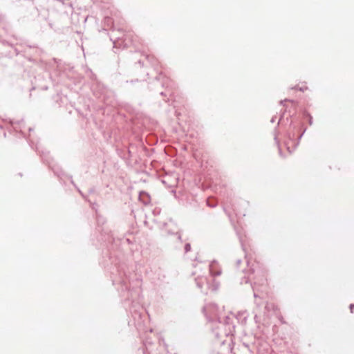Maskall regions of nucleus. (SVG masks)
Listing matches in <instances>:
<instances>
[{"label": "nucleus", "mask_w": 354, "mask_h": 354, "mask_svg": "<svg viewBox=\"0 0 354 354\" xmlns=\"http://www.w3.org/2000/svg\"><path fill=\"white\" fill-rule=\"evenodd\" d=\"M351 309L352 310L353 307H354V305H351Z\"/></svg>", "instance_id": "f257e3e1"}]
</instances>
